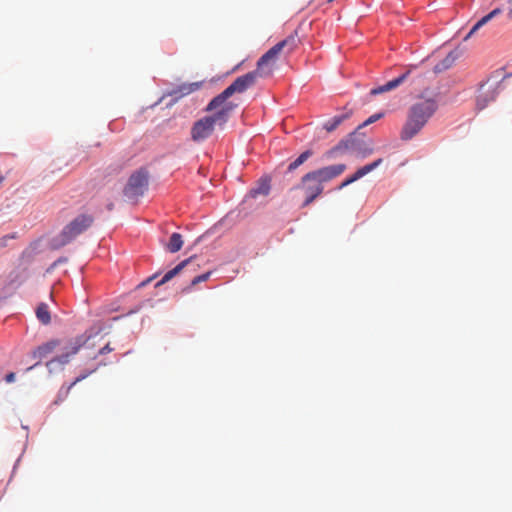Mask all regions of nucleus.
<instances>
[{
  "label": "nucleus",
  "instance_id": "obj_1",
  "mask_svg": "<svg viewBox=\"0 0 512 512\" xmlns=\"http://www.w3.org/2000/svg\"><path fill=\"white\" fill-rule=\"evenodd\" d=\"M437 109V101L433 98L421 99L414 103L409 108L407 120L400 132V138L407 141L416 136Z\"/></svg>",
  "mask_w": 512,
  "mask_h": 512
},
{
  "label": "nucleus",
  "instance_id": "obj_2",
  "mask_svg": "<svg viewBox=\"0 0 512 512\" xmlns=\"http://www.w3.org/2000/svg\"><path fill=\"white\" fill-rule=\"evenodd\" d=\"M373 149L371 144L364 138L356 135V132L349 134L345 139H342L336 146L326 152V157L335 159L339 156L351 154L357 157L364 158L372 153Z\"/></svg>",
  "mask_w": 512,
  "mask_h": 512
},
{
  "label": "nucleus",
  "instance_id": "obj_3",
  "mask_svg": "<svg viewBox=\"0 0 512 512\" xmlns=\"http://www.w3.org/2000/svg\"><path fill=\"white\" fill-rule=\"evenodd\" d=\"M94 218L89 214H81L69 222L59 235V245L64 246L85 232L93 223Z\"/></svg>",
  "mask_w": 512,
  "mask_h": 512
},
{
  "label": "nucleus",
  "instance_id": "obj_4",
  "mask_svg": "<svg viewBox=\"0 0 512 512\" xmlns=\"http://www.w3.org/2000/svg\"><path fill=\"white\" fill-rule=\"evenodd\" d=\"M287 40L284 39L270 48L264 55L260 57L257 62V68L254 72H257V77L270 76L277 68L278 60L283 48L286 46Z\"/></svg>",
  "mask_w": 512,
  "mask_h": 512
},
{
  "label": "nucleus",
  "instance_id": "obj_5",
  "mask_svg": "<svg viewBox=\"0 0 512 512\" xmlns=\"http://www.w3.org/2000/svg\"><path fill=\"white\" fill-rule=\"evenodd\" d=\"M501 82L496 78H489L480 85L476 97L477 109L482 110L495 101L501 90Z\"/></svg>",
  "mask_w": 512,
  "mask_h": 512
},
{
  "label": "nucleus",
  "instance_id": "obj_6",
  "mask_svg": "<svg viewBox=\"0 0 512 512\" xmlns=\"http://www.w3.org/2000/svg\"><path fill=\"white\" fill-rule=\"evenodd\" d=\"M256 79L257 72L253 71L236 78L232 84H230L225 90L216 96V100L213 104L223 102L224 99H228L235 93H243L255 84Z\"/></svg>",
  "mask_w": 512,
  "mask_h": 512
},
{
  "label": "nucleus",
  "instance_id": "obj_7",
  "mask_svg": "<svg viewBox=\"0 0 512 512\" xmlns=\"http://www.w3.org/2000/svg\"><path fill=\"white\" fill-rule=\"evenodd\" d=\"M216 100L214 97L206 107L207 112H213L212 115L206 116L207 118L212 119V123L216 126H223L229 119L231 113L236 107L235 104L229 102L228 99H224L223 102H218L217 104H213Z\"/></svg>",
  "mask_w": 512,
  "mask_h": 512
},
{
  "label": "nucleus",
  "instance_id": "obj_8",
  "mask_svg": "<svg viewBox=\"0 0 512 512\" xmlns=\"http://www.w3.org/2000/svg\"><path fill=\"white\" fill-rule=\"evenodd\" d=\"M148 186V173L145 170H138L133 173L124 188V195L129 199H137L142 196Z\"/></svg>",
  "mask_w": 512,
  "mask_h": 512
},
{
  "label": "nucleus",
  "instance_id": "obj_9",
  "mask_svg": "<svg viewBox=\"0 0 512 512\" xmlns=\"http://www.w3.org/2000/svg\"><path fill=\"white\" fill-rule=\"evenodd\" d=\"M300 189L305 197L302 206H307L323 192V185L309 172L302 178Z\"/></svg>",
  "mask_w": 512,
  "mask_h": 512
},
{
  "label": "nucleus",
  "instance_id": "obj_10",
  "mask_svg": "<svg viewBox=\"0 0 512 512\" xmlns=\"http://www.w3.org/2000/svg\"><path fill=\"white\" fill-rule=\"evenodd\" d=\"M211 120L205 116L193 124L190 133L194 142H202L212 135L215 125Z\"/></svg>",
  "mask_w": 512,
  "mask_h": 512
},
{
  "label": "nucleus",
  "instance_id": "obj_11",
  "mask_svg": "<svg viewBox=\"0 0 512 512\" xmlns=\"http://www.w3.org/2000/svg\"><path fill=\"white\" fill-rule=\"evenodd\" d=\"M346 170L345 164H335L320 168L318 170L312 171V176H314L319 183L323 185L324 182H329L332 179L338 177Z\"/></svg>",
  "mask_w": 512,
  "mask_h": 512
},
{
  "label": "nucleus",
  "instance_id": "obj_12",
  "mask_svg": "<svg viewBox=\"0 0 512 512\" xmlns=\"http://www.w3.org/2000/svg\"><path fill=\"white\" fill-rule=\"evenodd\" d=\"M196 257H190L188 259H185L184 261L180 262L177 266H175L173 269L168 271L164 274L162 279L157 283V286H160L168 281H170L172 278H174L176 275H178L181 271H183L185 268H189L191 271H196V266L198 264L195 263Z\"/></svg>",
  "mask_w": 512,
  "mask_h": 512
},
{
  "label": "nucleus",
  "instance_id": "obj_13",
  "mask_svg": "<svg viewBox=\"0 0 512 512\" xmlns=\"http://www.w3.org/2000/svg\"><path fill=\"white\" fill-rule=\"evenodd\" d=\"M90 337V335L86 334L76 337L73 341L70 342L69 346L66 348L67 352L59 356L57 358V361H59L61 364L67 363L69 361V357L71 355H75L79 351V349L86 344Z\"/></svg>",
  "mask_w": 512,
  "mask_h": 512
},
{
  "label": "nucleus",
  "instance_id": "obj_14",
  "mask_svg": "<svg viewBox=\"0 0 512 512\" xmlns=\"http://www.w3.org/2000/svg\"><path fill=\"white\" fill-rule=\"evenodd\" d=\"M382 162V159H377L376 161L367 164L361 168H359L353 175L345 179L339 186V189H343L344 187L354 183L355 181L361 179L375 168H377Z\"/></svg>",
  "mask_w": 512,
  "mask_h": 512
},
{
  "label": "nucleus",
  "instance_id": "obj_15",
  "mask_svg": "<svg viewBox=\"0 0 512 512\" xmlns=\"http://www.w3.org/2000/svg\"><path fill=\"white\" fill-rule=\"evenodd\" d=\"M409 73H410V71H406L405 73H403L399 77H397V78H395V79H393L391 81H388L386 84L378 86L376 88H373L370 91V94L371 95H378V94H381V93H384V92H388V91H391V90L397 88L399 85H401L407 79Z\"/></svg>",
  "mask_w": 512,
  "mask_h": 512
},
{
  "label": "nucleus",
  "instance_id": "obj_16",
  "mask_svg": "<svg viewBox=\"0 0 512 512\" xmlns=\"http://www.w3.org/2000/svg\"><path fill=\"white\" fill-rule=\"evenodd\" d=\"M57 345H58V341L52 340V341H49V342L39 346L37 349H35L32 353V357L34 359H38V362L35 363L34 366L39 364V362L43 358H45L47 355H49L56 348Z\"/></svg>",
  "mask_w": 512,
  "mask_h": 512
},
{
  "label": "nucleus",
  "instance_id": "obj_17",
  "mask_svg": "<svg viewBox=\"0 0 512 512\" xmlns=\"http://www.w3.org/2000/svg\"><path fill=\"white\" fill-rule=\"evenodd\" d=\"M203 82H192V83H184L182 85H179L177 88H175L171 95L177 96V97H183L187 96L197 90H199L202 87Z\"/></svg>",
  "mask_w": 512,
  "mask_h": 512
},
{
  "label": "nucleus",
  "instance_id": "obj_18",
  "mask_svg": "<svg viewBox=\"0 0 512 512\" xmlns=\"http://www.w3.org/2000/svg\"><path fill=\"white\" fill-rule=\"evenodd\" d=\"M502 10L500 8H496L492 10L490 13L482 17L478 20L475 25L471 28L469 33L465 36L464 40H468L476 31H478L481 27L487 24L490 20H492L497 15L501 14Z\"/></svg>",
  "mask_w": 512,
  "mask_h": 512
},
{
  "label": "nucleus",
  "instance_id": "obj_19",
  "mask_svg": "<svg viewBox=\"0 0 512 512\" xmlns=\"http://www.w3.org/2000/svg\"><path fill=\"white\" fill-rule=\"evenodd\" d=\"M352 112L348 111L346 113H343L341 115H336L332 119L328 120L324 123L323 128L327 132L334 131L343 121L348 119L351 116Z\"/></svg>",
  "mask_w": 512,
  "mask_h": 512
},
{
  "label": "nucleus",
  "instance_id": "obj_20",
  "mask_svg": "<svg viewBox=\"0 0 512 512\" xmlns=\"http://www.w3.org/2000/svg\"><path fill=\"white\" fill-rule=\"evenodd\" d=\"M457 59V54L455 52H450L440 63L435 65L434 72L440 73L444 70L449 69Z\"/></svg>",
  "mask_w": 512,
  "mask_h": 512
},
{
  "label": "nucleus",
  "instance_id": "obj_21",
  "mask_svg": "<svg viewBox=\"0 0 512 512\" xmlns=\"http://www.w3.org/2000/svg\"><path fill=\"white\" fill-rule=\"evenodd\" d=\"M269 190H270L269 179L262 178V179H260L257 187L251 189L250 196L255 198L258 195H267L269 193Z\"/></svg>",
  "mask_w": 512,
  "mask_h": 512
},
{
  "label": "nucleus",
  "instance_id": "obj_22",
  "mask_svg": "<svg viewBox=\"0 0 512 512\" xmlns=\"http://www.w3.org/2000/svg\"><path fill=\"white\" fill-rule=\"evenodd\" d=\"M183 246L182 235L179 233H173L170 236L169 242L167 244V250L171 253H176L181 250Z\"/></svg>",
  "mask_w": 512,
  "mask_h": 512
},
{
  "label": "nucleus",
  "instance_id": "obj_23",
  "mask_svg": "<svg viewBox=\"0 0 512 512\" xmlns=\"http://www.w3.org/2000/svg\"><path fill=\"white\" fill-rule=\"evenodd\" d=\"M36 316H37L38 320L41 323H43L44 325H47L50 323L51 316H50V312H49L47 304L41 303L38 305V307L36 309Z\"/></svg>",
  "mask_w": 512,
  "mask_h": 512
},
{
  "label": "nucleus",
  "instance_id": "obj_24",
  "mask_svg": "<svg viewBox=\"0 0 512 512\" xmlns=\"http://www.w3.org/2000/svg\"><path fill=\"white\" fill-rule=\"evenodd\" d=\"M97 370V367H94L91 370L85 371L84 373L80 374L70 385H68L66 388L62 387L60 390V394H63L64 397H66L70 390L73 388L74 385H76L78 382L84 380L87 378L90 374L95 372Z\"/></svg>",
  "mask_w": 512,
  "mask_h": 512
},
{
  "label": "nucleus",
  "instance_id": "obj_25",
  "mask_svg": "<svg viewBox=\"0 0 512 512\" xmlns=\"http://www.w3.org/2000/svg\"><path fill=\"white\" fill-rule=\"evenodd\" d=\"M312 152L310 150L304 151L294 162L290 163V170L296 169L302 165L310 156Z\"/></svg>",
  "mask_w": 512,
  "mask_h": 512
},
{
  "label": "nucleus",
  "instance_id": "obj_26",
  "mask_svg": "<svg viewBox=\"0 0 512 512\" xmlns=\"http://www.w3.org/2000/svg\"><path fill=\"white\" fill-rule=\"evenodd\" d=\"M382 117H383V113H376V114L371 115L366 121H364L362 124H360L357 127V130L376 122L377 120L381 119Z\"/></svg>",
  "mask_w": 512,
  "mask_h": 512
},
{
  "label": "nucleus",
  "instance_id": "obj_27",
  "mask_svg": "<svg viewBox=\"0 0 512 512\" xmlns=\"http://www.w3.org/2000/svg\"><path fill=\"white\" fill-rule=\"evenodd\" d=\"M211 275V272H206V273H203L201 275H198L196 277H194L192 280H191V285L192 286H195L201 282H204V281H207L209 279Z\"/></svg>",
  "mask_w": 512,
  "mask_h": 512
},
{
  "label": "nucleus",
  "instance_id": "obj_28",
  "mask_svg": "<svg viewBox=\"0 0 512 512\" xmlns=\"http://www.w3.org/2000/svg\"><path fill=\"white\" fill-rule=\"evenodd\" d=\"M113 351V348L110 347L109 344H106L104 347H102L99 351H98V354L99 355H103V354H106V353H110Z\"/></svg>",
  "mask_w": 512,
  "mask_h": 512
},
{
  "label": "nucleus",
  "instance_id": "obj_29",
  "mask_svg": "<svg viewBox=\"0 0 512 512\" xmlns=\"http://www.w3.org/2000/svg\"><path fill=\"white\" fill-rule=\"evenodd\" d=\"M15 373L14 372H10L8 373L6 376H5V380L7 383H12L15 381Z\"/></svg>",
  "mask_w": 512,
  "mask_h": 512
},
{
  "label": "nucleus",
  "instance_id": "obj_30",
  "mask_svg": "<svg viewBox=\"0 0 512 512\" xmlns=\"http://www.w3.org/2000/svg\"><path fill=\"white\" fill-rule=\"evenodd\" d=\"M508 16H509V18H511V19H512V8L510 9V11H509V13H508Z\"/></svg>",
  "mask_w": 512,
  "mask_h": 512
},
{
  "label": "nucleus",
  "instance_id": "obj_31",
  "mask_svg": "<svg viewBox=\"0 0 512 512\" xmlns=\"http://www.w3.org/2000/svg\"><path fill=\"white\" fill-rule=\"evenodd\" d=\"M3 181H4V177L0 176V185L3 183Z\"/></svg>",
  "mask_w": 512,
  "mask_h": 512
}]
</instances>
